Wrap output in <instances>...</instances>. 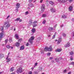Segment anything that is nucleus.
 Listing matches in <instances>:
<instances>
[{
    "mask_svg": "<svg viewBox=\"0 0 74 74\" xmlns=\"http://www.w3.org/2000/svg\"><path fill=\"white\" fill-rule=\"evenodd\" d=\"M15 45L17 47H19V46H20V43L19 42H16L15 44Z\"/></svg>",
    "mask_w": 74,
    "mask_h": 74,
    "instance_id": "9b49d317",
    "label": "nucleus"
},
{
    "mask_svg": "<svg viewBox=\"0 0 74 74\" xmlns=\"http://www.w3.org/2000/svg\"><path fill=\"white\" fill-rule=\"evenodd\" d=\"M68 0H58V1L61 3H65ZM69 3H71L73 0H68Z\"/></svg>",
    "mask_w": 74,
    "mask_h": 74,
    "instance_id": "39448f33",
    "label": "nucleus"
},
{
    "mask_svg": "<svg viewBox=\"0 0 74 74\" xmlns=\"http://www.w3.org/2000/svg\"><path fill=\"white\" fill-rule=\"evenodd\" d=\"M71 72H69L68 73V74H71Z\"/></svg>",
    "mask_w": 74,
    "mask_h": 74,
    "instance_id": "603ef678",
    "label": "nucleus"
},
{
    "mask_svg": "<svg viewBox=\"0 0 74 74\" xmlns=\"http://www.w3.org/2000/svg\"><path fill=\"white\" fill-rule=\"evenodd\" d=\"M42 1H43V0H41L40 1V3H41L42 2Z\"/></svg>",
    "mask_w": 74,
    "mask_h": 74,
    "instance_id": "864d4df0",
    "label": "nucleus"
},
{
    "mask_svg": "<svg viewBox=\"0 0 74 74\" xmlns=\"http://www.w3.org/2000/svg\"><path fill=\"white\" fill-rule=\"evenodd\" d=\"M36 23H37V21H35L33 23V26L34 27L37 26V24H36Z\"/></svg>",
    "mask_w": 74,
    "mask_h": 74,
    "instance_id": "0eeeda50",
    "label": "nucleus"
},
{
    "mask_svg": "<svg viewBox=\"0 0 74 74\" xmlns=\"http://www.w3.org/2000/svg\"><path fill=\"white\" fill-rule=\"evenodd\" d=\"M35 32H36V29H35V28L32 29V33H35Z\"/></svg>",
    "mask_w": 74,
    "mask_h": 74,
    "instance_id": "aec40b11",
    "label": "nucleus"
},
{
    "mask_svg": "<svg viewBox=\"0 0 74 74\" xmlns=\"http://www.w3.org/2000/svg\"><path fill=\"white\" fill-rule=\"evenodd\" d=\"M10 24H7L5 26V27H6V28H8V27H10Z\"/></svg>",
    "mask_w": 74,
    "mask_h": 74,
    "instance_id": "a878e982",
    "label": "nucleus"
},
{
    "mask_svg": "<svg viewBox=\"0 0 74 74\" xmlns=\"http://www.w3.org/2000/svg\"><path fill=\"white\" fill-rule=\"evenodd\" d=\"M20 19V18H18L16 20V21H18Z\"/></svg>",
    "mask_w": 74,
    "mask_h": 74,
    "instance_id": "ea45409f",
    "label": "nucleus"
},
{
    "mask_svg": "<svg viewBox=\"0 0 74 74\" xmlns=\"http://www.w3.org/2000/svg\"><path fill=\"white\" fill-rule=\"evenodd\" d=\"M53 58H52V57H50V58L49 59H50L51 60V59H53Z\"/></svg>",
    "mask_w": 74,
    "mask_h": 74,
    "instance_id": "6e6d98bb",
    "label": "nucleus"
},
{
    "mask_svg": "<svg viewBox=\"0 0 74 74\" xmlns=\"http://www.w3.org/2000/svg\"><path fill=\"white\" fill-rule=\"evenodd\" d=\"M45 23H46V21H45V20H44L42 22V23H43V24H45Z\"/></svg>",
    "mask_w": 74,
    "mask_h": 74,
    "instance_id": "f704fd0d",
    "label": "nucleus"
},
{
    "mask_svg": "<svg viewBox=\"0 0 74 74\" xmlns=\"http://www.w3.org/2000/svg\"><path fill=\"white\" fill-rule=\"evenodd\" d=\"M49 3L51 5H54V3L52 1H50Z\"/></svg>",
    "mask_w": 74,
    "mask_h": 74,
    "instance_id": "412c9836",
    "label": "nucleus"
},
{
    "mask_svg": "<svg viewBox=\"0 0 74 74\" xmlns=\"http://www.w3.org/2000/svg\"><path fill=\"white\" fill-rule=\"evenodd\" d=\"M59 59H60V60H61L62 59V57H60Z\"/></svg>",
    "mask_w": 74,
    "mask_h": 74,
    "instance_id": "3c124183",
    "label": "nucleus"
},
{
    "mask_svg": "<svg viewBox=\"0 0 74 74\" xmlns=\"http://www.w3.org/2000/svg\"><path fill=\"white\" fill-rule=\"evenodd\" d=\"M2 73V72H0V74H1Z\"/></svg>",
    "mask_w": 74,
    "mask_h": 74,
    "instance_id": "338daca9",
    "label": "nucleus"
},
{
    "mask_svg": "<svg viewBox=\"0 0 74 74\" xmlns=\"http://www.w3.org/2000/svg\"><path fill=\"white\" fill-rule=\"evenodd\" d=\"M52 63H53L54 62V60H52Z\"/></svg>",
    "mask_w": 74,
    "mask_h": 74,
    "instance_id": "680f3d73",
    "label": "nucleus"
},
{
    "mask_svg": "<svg viewBox=\"0 0 74 74\" xmlns=\"http://www.w3.org/2000/svg\"><path fill=\"white\" fill-rule=\"evenodd\" d=\"M4 56L3 53H1L0 54V59H2L3 58H4Z\"/></svg>",
    "mask_w": 74,
    "mask_h": 74,
    "instance_id": "4468645a",
    "label": "nucleus"
},
{
    "mask_svg": "<svg viewBox=\"0 0 74 74\" xmlns=\"http://www.w3.org/2000/svg\"><path fill=\"white\" fill-rule=\"evenodd\" d=\"M32 0H29V3H31L32 2Z\"/></svg>",
    "mask_w": 74,
    "mask_h": 74,
    "instance_id": "de8ad7c7",
    "label": "nucleus"
},
{
    "mask_svg": "<svg viewBox=\"0 0 74 74\" xmlns=\"http://www.w3.org/2000/svg\"><path fill=\"white\" fill-rule=\"evenodd\" d=\"M53 49L52 48V46H50L49 48H48V51H49V52H51V51H52Z\"/></svg>",
    "mask_w": 74,
    "mask_h": 74,
    "instance_id": "9d476101",
    "label": "nucleus"
},
{
    "mask_svg": "<svg viewBox=\"0 0 74 74\" xmlns=\"http://www.w3.org/2000/svg\"><path fill=\"white\" fill-rule=\"evenodd\" d=\"M45 51H48V47H45L44 49Z\"/></svg>",
    "mask_w": 74,
    "mask_h": 74,
    "instance_id": "4be33fe9",
    "label": "nucleus"
},
{
    "mask_svg": "<svg viewBox=\"0 0 74 74\" xmlns=\"http://www.w3.org/2000/svg\"><path fill=\"white\" fill-rule=\"evenodd\" d=\"M67 15H66L65 14H63V15L62 16V18H67Z\"/></svg>",
    "mask_w": 74,
    "mask_h": 74,
    "instance_id": "dca6fc26",
    "label": "nucleus"
},
{
    "mask_svg": "<svg viewBox=\"0 0 74 74\" xmlns=\"http://www.w3.org/2000/svg\"><path fill=\"white\" fill-rule=\"evenodd\" d=\"M42 68L41 67H40L39 68V70L40 71H42Z\"/></svg>",
    "mask_w": 74,
    "mask_h": 74,
    "instance_id": "72a5a7b5",
    "label": "nucleus"
},
{
    "mask_svg": "<svg viewBox=\"0 0 74 74\" xmlns=\"http://www.w3.org/2000/svg\"><path fill=\"white\" fill-rule=\"evenodd\" d=\"M31 69H32V70H33V69H34V68H31Z\"/></svg>",
    "mask_w": 74,
    "mask_h": 74,
    "instance_id": "052dcab7",
    "label": "nucleus"
},
{
    "mask_svg": "<svg viewBox=\"0 0 74 74\" xmlns=\"http://www.w3.org/2000/svg\"><path fill=\"white\" fill-rule=\"evenodd\" d=\"M67 71V70H65L63 71V73H66Z\"/></svg>",
    "mask_w": 74,
    "mask_h": 74,
    "instance_id": "79ce46f5",
    "label": "nucleus"
},
{
    "mask_svg": "<svg viewBox=\"0 0 74 74\" xmlns=\"http://www.w3.org/2000/svg\"><path fill=\"white\" fill-rule=\"evenodd\" d=\"M50 11L51 12H55V9L53 8H51L50 9Z\"/></svg>",
    "mask_w": 74,
    "mask_h": 74,
    "instance_id": "f3484780",
    "label": "nucleus"
},
{
    "mask_svg": "<svg viewBox=\"0 0 74 74\" xmlns=\"http://www.w3.org/2000/svg\"><path fill=\"white\" fill-rule=\"evenodd\" d=\"M69 11H73V6H70L69 8Z\"/></svg>",
    "mask_w": 74,
    "mask_h": 74,
    "instance_id": "f8f14e48",
    "label": "nucleus"
},
{
    "mask_svg": "<svg viewBox=\"0 0 74 74\" xmlns=\"http://www.w3.org/2000/svg\"><path fill=\"white\" fill-rule=\"evenodd\" d=\"M55 38V35H54L53 36L52 38H53V39H54V38Z\"/></svg>",
    "mask_w": 74,
    "mask_h": 74,
    "instance_id": "09e8293b",
    "label": "nucleus"
},
{
    "mask_svg": "<svg viewBox=\"0 0 74 74\" xmlns=\"http://www.w3.org/2000/svg\"><path fill=\"white\" fill-rule=\"evenodd\" d=\"M6 47V48H8V49H10V48H11V46H10V45H7Z\"/></svg>",
    "mask_w": 74,
    "mask_h": 74,
    "instance_id": "b1692460",
    "label": "nucleus"
},
{
    "mask_svg": "<svg viewBox=\"0 0 74 74\" xmlns=\"http://www.w3.org/2000/svg\"><path fill=\"white\" fill-rule=\"evenodd\" d=\"M22 68H19L16 71V73H17L18 74L22 73Z\"/></svg>",
    "mask_w": 74,
    "mask_h": 74,
    "instance_id": "20e7f679",
    "label": "nucleus"
},
{
    "mask_svg": "<svg viewBox=\"0 0 74 74\" xmlns=\"http://www.w3.org/2000/svg\"><path fill=\"white\" fill-rule=\"evenodd\" d=\"M15 36L16 38H17V39H18V38H19V37H18V34H16L15 35Z\"/></svg>",
    "mask_w": 74,
    "mask_h": 74,
    "instance_id": "7c9ffc66",
    "label": "nucleus"
},
{
    "mask_svg": "<svg viewBox=\"0 0 74 74\" xmlns=\"http://www.w3.org/2000/svg\"><path fill=\"white\" fill-rule=\"evenodd\" d=\"M55 60L56 62H58L59 61V59L58 58H57L55 59Z\"/></svg>",
    "mask_w": 74,
    "mask_h": 74,
    "instance_id": "bb28decb",
    "label": "nucleus"
},
{
    "mask_svg": "<svg viewBox=\"0 0 74 74\" xmlns=\"http://www.w3.org/2000/svg\"><path fill=\"white\" fill-rule=\"evenodd\" d=\"M47 56H49V55H51V53H49L47 54Z\"/></svg>",
    "mask_w": 74,
    "mask_h": 74,
    "instance_id": "c03bdc74",
    "label": "nucleus"
},
{
    "mask_svg": "<svg viewBox=\"0 0 74 74\" xmlns=\"http://www.w3.org/2000/svg\"><path fill=\"white\" fill-rule=\"evenodd\" d=\"M70 55H73L74 54V53L73 51H71L69 52Z\"/></svg>",
    "mask_w": 74,
    "mask_h": 74,
    "instance_id": "c85d7f7f",
    "label": "nucleus"
},
{
    "mask_svg": "<svg viewBox=\"0 0 74 74\" xmlns=\"http://www.w3.org/2000/svg\"><path fill=\"white\" fill-rule=\"evenodd\" d=\"M9 42H12V38H10L9 39Z\"/></svg>",
    "mask_w": 74,
    "mask_h": 74,
    "instance_id": "e433bc0d",
    "label": "nucleus"
},
{
    "mask_svg": "<svg viewBox=\"0 0 74 74\" xmlns=\"http://www.w3.org/2000/svg\"><path fill=\"white\" fill-rule=\"evenodd\" d=\"M63 27V25L61 26V27Z\"/></svg>",
    "mask_w": 74,
    "mask_h": 74,
    "instance_id": "bf43d9fd",
    "label": "nucleus"
},
{
    "mask_svg": "<svg viewBox=\"0 0 74 74\" xmlns=\"http://www.w3.org/2000/svg\"><path fill=\"white\" fill-rule=\"evenodd\" d=\"M70 46V43L69 42H68L66 44H65L64 46L65 47H66V48L69 47Z\"/></svg>",
    "mask_w": 74,
    "mask_h": 74,
    "instance_id": "6e6552de",
    "label": "nucleus"
},
{
    "mask_svg": "<svg viewBox=\"0 0 74 74\" xmlns=\"http://www.w3.org/2000/svg\"><path fill=\"white\" fill-rule=\"evenodd\" d=\"M22 19H20L19 20V21L21 22H22Z\"/></svg>",
    "mask_w": 74,
    "mask_h": 74,
    "instance_id": "13d9d810",
    "label": "nucleus"
},
{
    "mask_svg": "<svg viewBox=\"0 0 74 74\" xmlns=\"http://www.w3.org/2000/svg\"><path fill=\"white\" fill-rule=\"evenodd\" d=\"M8 23V22H5L4 23V25H7V23Z\"/></svg>",
    "mask_w": 74,
    "mask_h": 74,
    "instance_id": "4c0bfd02",
    "label": "nucleus"
},
{
    "mask_svg": "<svg viewBox=\"0 0 74 74\" xmlns=\"http://www.w3.org/2000/svg\"><path fill=\"white\" fill-rule=\"evenodd\" d=\"M42 17H43V18H44V17H46L47 16V15H46L45 14H43L42 15Z\"/></svg>",
    "mask_w": 74,
    "mask_h": 74,
    "instance_id": "2f4dec72",
    "label": "nucleus"
},
{
    "mask_svg": "<svg viewBox=\"0 0 74 74\" xmlns=\"http://www.w3.org/2000/svg\"><path fill=\"white\" fill-rule=\"evenodd\" d=\"M62 36L64 37H66V34H62Z\"/></svg>",
    "mask_w": 74,
    "mask_h": 74,
    "instance_id": "a19ab883",
    "label": "nucleus"
},
{
    "mask_svg": "<svg viewBox=\"0 0 74 74\" xmlns=\"http://www.w3.org/2000/svg\"><path fill=\"white\" fill-rule=\"evenodd\" d=\"M70 59L71 60H73V56H71L70 58Z\"/></svg>",
    "mask_w": 74,
    "mask_h": 74,
    "instance_id": "37998d69",
    "label": "nucleus"
},
{
    "mask_svg": "<svg viewBox=\"0 0 74 74\" xmlns=\"http://www.w3.org/2000/svg\"><path fill=\"white\" fill-rule=\"evenodd\" d=\"M5 44H7V42H8V39H7L6 40H5Z\"/></svg>",
    "mask_w": 74,
    "mask_h": 74,
    "instance_id": "58836bf2",
    "label": "nucleus"
},
{
    "mask_svg": "<svg viewBox=\"0 0 74 74\" xmlns=\"http://www.w3.org/2000/svg\"><path fill=\"white\" fill-rule=\"evenodd\" d=\"M34 73L35 74H38V72L36 71H34Z\"/></svg>",
    "mask_w": 74,
    "mask_h": 74,
    "instance_id": "473e14b6",
    "label": "nucleus"
},
{
    "mask_svg": "<svg viewBox=\"0 0 74 74\" xmlns=\"http://www.w3.org/2000/svg\"><path fill=\"white\" fill-rule=\"evenodd\" d=\"M62 41V38L61 37H59V38L57 42V44H59Z\"/></svg>",
    "mask_w": 74,
    "mask_h": 74,
    "instance_id": "1a4fd4ad",
    "label": "nucleus"
},
{
    "mask_svg": "<svg viewBox=\"0 0 74 74\" xmlns=\"http://www.w3.org/2000/svg\"><path fill=\"white\" fill-rule=\"evenodd\" d=\"M25 14L26 15H27V14H29V12L27 11L25 13Z\"/></svg>",
    "mask_w": 74,
    "mask_h": 74,
    "instance_id": "a18cd8bd",
    "label": "nucleus"
},
{
    "mask_svg": "<svg viewBox=\"0 0 74 74\" xmlns=\"http://www.w3.org/2000/svg\"><path fill=\"white\" fill-rule=\"evenodd\" d=\"M53 29V28L52 27H49V30L50 32H51V31H52V30Z\"/></svg>",
    "mask_w": 74,
    "mask_h": 74,
    "instance_id": "393cba45",
    "label": "nucleus"
},
{
    "mask_svg": "<svg viewBox=\"0 0 74 74\" xmlns=\"http://www.w3.org/2000/svg\"><path fill=\"white\" fill-rule=\"evenodd\" d=\"M23 74H26V73H24Z\"/></svg>",
    "mask_w": 74,
    "mask_h": 74,
    "instance_id": "774afa93",
    "label": "nucleus"
},
{
    "mask_svg": "<svg viewBox=\"0 0 74 74\" xmlns=\"http://www.w3.org/2000/svg\"><path fill=\"white\" fill-rule=\"evenodd\" d=\"M25 49V46H22L20 47V50H23Z\"/></svg>",
    "mask_w": 74,
    "mask_h": 74,
    "instance_id": "a211bd4d",
    "label": "nucleus"
},
{
    "mask_svg": "<svg viewBox=\"0 0 74 74\" xmlns=\"http://www.w3.org/2000/svg\"><path fill=\"white\" fill-rule=\"evenodd\" d=\"M3 28L4 27L3 26H1V30L2 31V32L0 33V41L1 40L2 37H3V35H4V32H3Z\"/></svg>",
    "mask_w": 74,
    "mask_h": 74,
    "instance_id": "f257e3e1",
    "label": "nucleus"
},
{
    "mask_svg": "<svg viewBox=\"0 0 74 74\" xmlns=\"http://www.w3.org/2000/svg\"><path fill=\"white\" fill-rule=\"evenodd\" d=\"M38 64L37 63H35V66H37V65Z\"/></svg>",
    "mask_w": 74,
    "mask_h": 74,
    "instance_id": "8fccbe9b",
    "label": "nucleus"
},
{
    "mask_svg": "<svg viewBox=\"0 0 74 74\" xmlns=\"http://www.w3.org/2000/svg\"><path fill=\"white\" fill-rule=\"evenodd\" d=\"M14 70V68L12 67L10 69V71L12 72Z\"/></svg>",
    "mask_w": 74,
    "mask_h": 74,
    "instance_id": "5701e85b",
    "label": "nucleus"
},
{
    "mask_svg": "<svg viewBox=\"0 0 74 74\" xmlns=\"http://www.w3.org/2000/svg\"><path fill=\"white\" fill-rule=\"evenodd\" d=\"M8 58V56H7L6 59L7 60V62H9L11 61V58Z\"/></svg>",
    "mask_w": 74,
    "mask_h": 74,
    "instance_id": "2eb2a0df",
    "label": "nucleus"
},
{
    "mask_svg": "<svg viewBox=\"0 0 74 74\" xmlns=\"http://www.w3.org/2000/svg\"><path fill=\"white\" fill-rule=\"evenodd\" d=\"M22 41V38H20L18 40V42H20V43Z\"/></svg>",
    "mask_w": 74,
    "mask_h": 74,
    "instance_id": "cd10ccee",
    "label": "nucleus"
},
{
    "mask_svg": "<svg viewBox=\"0 0 74 74\" xmlns=\"http://www.w3.org/2000/svg\"><path fill=\"white\" fill-rule=\"evenodd\" d=\"M55 41H58V40H55Z\"/></svg>",
    "mask_w": 74,
    "mask_h": 74,
    "instance_id": "0e129e2a",
    "label": "nucleus"
},
{
    "mask_svg": "<svg viewBox=\"0 0 74 74\" xmlns=\"http://www.w3.org/2000/svg\"><path fill=\"white\" fill-rule=\"evenodd\" d=\"M72 21H74V18L72 19Z\"/></svg>",
    "mask_w": 74,
    "mask_h": 74,
    "instance_id": "69168bd1",
    "label": "nucleus"
},
{
    "mask_svg": "<svg viewBox=\"0 0 74 74\" xmlns=\"http://www.w3.org/2000/svg\"><path fill=\"white\" fill-rule=\"evenodd\" d=\"M56 52H59L62 51V49H58L55 50Z\"/></svg>",
    "mask_w": 74,
    "mask_h": 74,
    "instance_id": "ddd939ff",
    "label": "nucleus"
},
{
    "mask_svg": "<svg viewBox=\"0 0 74 74\" xmlns=\"http://www.w3.org/2000/svg\"><path fill=\"white\" fill-rule=\"evenodd\" d=\"M34 36H32L29 40V42L30 43V45H32L33 44V40H34Z\"/></svg>",
    "mask_w": 74,
    "mask_h": 74,
    "instance_id": "f03ea898",
    "label": "nucleus"
},
{
    "mask_svg": "<svg viewBox=\"0 0 74 74\" xmlns=\"http://www.w3.org/2000/svg\"><path fill=\"white\" fill-rule=\"evenodd\" d=\"M57 26V24H56L54 26V27L55 28V27H56Z\"/></svg>",
    "mask_w": 74,
    "mask_h": 74,
    "instance_id": "4d7b16f0",
    "label": "nucleus"
},
{
    "mask_svg": "<svg viewBox=\"0 0 74 74\" xmlns=\"http://www.w3.org/2000/svg\"><path fill=\"white\" fill-rule=\"evenodd\" d=\"M70 64L72 65H74V62H71Z\"/></svg>",
    "mask_w": 74,
    "mask_h": 74,
    "instance_id": "c9c22d12",
    "label": "nucleus"
},
{
    "mask_svg": "<svg viewBox=\"0 0 74 74\" xmlns=\"http://www.w3.org/2000/svg\"><path fill=\"white\" fill-rule=\"evenodd\" d=\"M29 43H27L26 44V46H29Z\"/></svg>",
    "mask_w": 74,
    "mask_h": 74,
    "instance_id": "49530a36",
    "label": "nucleus"
},
{
    "mask_svg": "<svg viewBox=\"0 0 74 74\" xmlns=\"http://www.w3.org/2000/svg\"><path fill=\"white\" fill-rule=\"evenodd\" d=\"M45 5L43 4L42 5L41 8V9L42 12H44L45 10Z\"/></svg>",
    "mask_w": 74,
    "mask_h": 74,
    "instance_id": "423d86ee",
    "label": "nucleus"
},
{
    "mask_svg": "<svg viewBox=\"0 0 74 74\" xmlns=\"http://www.w3.org/2000/svg\"><path fill=\"white\" fill-rule=\"evenodd\" d=\"M29 25H31L32 23V20H30L29 21Z\"/></svg>",
    "mask_w": 74,
    "mask_h": 74,
    "instance_id": "c756f323",
    "label": "nucleus"
},
{
    "mask_svg": "<svg viewBox=\"0 0 74 74\" xmlns=\"http://www.w3.org/2000/svg\"><path fill=\"white\" fill-rule=\"evenodd\" d=\"M73 37H74V33H73Z\"/></svg>",
    "mask_w": 74,
    "mask_h": 74,
    "instance_id": "e2e57ef3",
    "label": "nucleus"
},
{
    "mask_svg": "<svg viewBox=\"0 0 74 74\" xmlns=\"http://www.w3.org/2000/svg\"><path fill=\"white\" fill-rule=\"evenodd\" d=\"M28 5L29 7H34V5L32 4V3H29L28 4Z\"/></svg>",
    "mask_w": 74,
    "mask_h": 74,
    "instance_id": "6ab92c4d",
    "label": "nucleus"
},
{
    "mask_svg": "<svg viewBox=\"0 0 74 74\" xmlns=\"http://www.w3.org/2000/svg\"><path fill=\"white\" fill-rule=\"evenodd\" d=\"M20 7V4L19 3H17L16 7V10H15V11H16V12H17L18 11V8Z\"/></svg>",
    "mask_w": 74,
    "mask_h": 74,
    "instance_id": "7ed1b4c3",
    "label": "nucleus"
},
{
    "mask_svg": "<svg viewBox=\"0 0 74 74\" xmlns=\"http://www.w3.org/2000/svg\"><path fill=\"white\" fill-rule=\"evenodd\" d=\"M10 17V16H8L7 18H6V19H8V18H9Z\"/></svg>",
    "mask_w": 74,
    "mask_h": 74,
    "instance_id": "5fc2aeb1",
    "label": "nucleus"
}]
</instances>
